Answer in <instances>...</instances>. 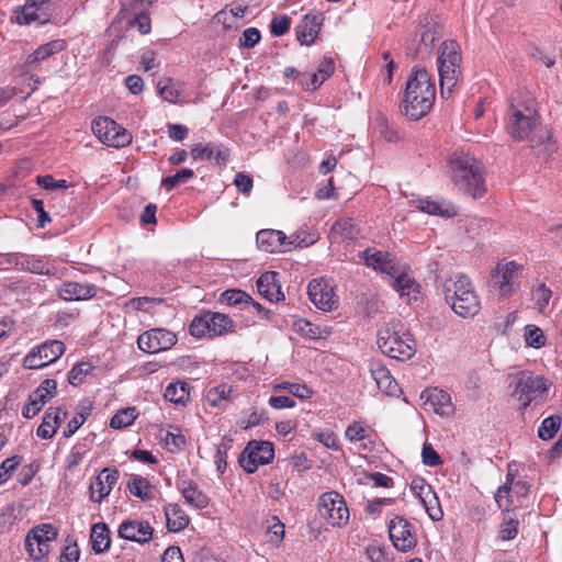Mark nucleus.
Masks as SVG:
<instances>
[{
    "label": "nucleus",
    "instance_id": "1",
    "mask_svg": "<svg viewBox=\"0 0 562 562\" xmlns=\"http://www.w3.org/2000/svg\"><path fill=\"white\" fill-rule=\"evenodd\" d=\"M436 99V86L430 74L423 67H415L407 79L402 110L405 116L417 121L432 108Z\"/></svg>",
    "mask_w": 562,
    "mask_h": 562
},
{
    "label": "nucleus",
    "instance_id": "2",
    "mask_svg": "<svg viewBox=\"0 0 562 562\" xmlns=\"http://www.w3.org/2000/svg\"><path fill=\"white\" fill-rule=\"evenodd\" d=\"M537 101L529 94L513 95L506 113L505 130L516 140H530L539 126Z\"/></svg>",
    "mask_w": 562,
    "mask_h": 562
},
{
    "label": "nucleus",
    "instance_id": "3",
    "mask_svg": "<svg viewBox=\"0 0 562 562\" xmlns=\"http://www.w3.org/2000/svg\"><path fill=\"white\" fill-rule=\"evenodd\" d=\"M449 168L456 188L473 198H481L486 191L484 168L473 156L454 153L450 156Z\"/></svg>",
    "mask_w": 562,
    "mask_h": 562
},
{
    "label": "nucleus",
    "instance_id": "4",
    "mask_svg": "<svg viewBox=\"0 0 562 562\" xmlns=\"http://www.w3.org/2000/svg\"><path fill=\"white\" fill-rule=\"evenodd\" d=\"M442 291L446 302L461 317H473L481 310L474 285L465 274H454L445 280Z\"/></svg>",
    "mask_w": 562,
    "mask_h": 562
},
{
    "label": "nucleus",
    "instance_id": "5",
    "mask_svg": "<svg viewBox=\"0 0 562 562\" xmlns=\"http://www.w3.org/2000/svg\"><path fill=\"white\" fill-rule=\"evenodd\" d=\"M378 347L392 359L406 361L416 352V341L405 324L391 321L378 331Z\"/></svg>",
    "mask_w": 562,
    "mask_h": 562
},
{
    "label": "nucleus",
    "instance_id": "6",
    "mask_svg": "<svg viewBox=\"0 0 562 562\" xmlns=\"http://www.w3.org/2000/svg\"><path fill=\"white\" fill-rule=\"evenodd\" d=\"M462 50L459 43L447 40L439 46L437 66L442 98H449L461 76Z\"/></svg>",
    "mask_w": 562,
    "mask_h": 562
},
{
    "label": "nucleus",
    "instance_id": "7",
    "mask_svg": "<svg viewBox=\"0 0 562 562\" xmlns=\"http://www.w3.org/2000/svg\"><path fill=\"white\" fill-rule=\"evenodd\" d=\"M549 389L548 381L530 371H520L515 375V389L512 396L526 408L531 403L540 402Z\"/></svg>",
    "mask_w": 562,
    "mask_h": 562
},
{
    "label": "nucleus",
    "instance_id": "8",
    "mask_svg": "<svg viewBox=\"0 0 562 562\" xmlns=\"http://www.w3.org/2000/svg\"><path fill=\"white\" fill-rule=\"evenodd\" d=\"M522 266L516 261L501 260L491 271V284L501 296L512 295L519 283L522 273Z\"/></svg>",
    "mask_w": 562,
    "mask_h": 562
},
{
    "label": "nucleus",
    "instance_id": "9",
    "mask_svg": "<svg viewBox=\"0 0 562 562\" xmlns=\"http://www.w3.org/2000/svg\"><path fill=\"white\" fill-rule=\"evenodd\" d=\"M319 513L326 521L341 528L349 521V509L344 497L337 492H326L318 499Z\"/></svg>",
    "mask_w": 562,
    "mask_h": 562
},
{
    "label": "nucleus",
    "instance_id": "10",
    "mask_svg": "<svg viewBox=\"0 0 562 562\" xmlns=\"http://www.w3.org/2000/svg\"><path fill=\"white\" fill-rule=\"evenodd\" d=\"M65 349V344L61 340H46L29 351L23 359V366L30 370L42 369L57 361L64 355Z\"/></svg>",
    "mask_w": 562,
    "mask_h": 562
},
{
    "label": "nucleus",
    "instance_id": "11",
    "mask_svg": "<svg viewBox=\"0 0 562 562\" xmlns=\"http://www.w3.org/2000/svg\"><path fill=\"white\" fill-rule=\"evenodd\" d=\"M58 531L52 524L33 527L26 535L25 549L31 559L38 561L49 551L48 542L57 539Z\"/></svg>",
    "mask_w": 562,
    "mask_h": 562
},
{
    "label": "nucleus",
    "instance_id": "12",
    "mask_svg": "<svg viewBox=\"0 0 562 562\" xmlns=\"http://www.w3.org/2000/svg\"><path fill=\"white\" fill-rule=\"evenodd\" d=\"M93 134L105 145L120 148L132 142L131 134L110 117H99L92 121Z\"/></svg>",
    "mask_w": 562,
    "mask_h": 562
},
{
    "label": "nucleus",
    "instance_id": "13",
    "mask_svg": "<svg viewBox=\"0 0 562 562\" xmlns=\"http://www.w3.org/2000/svg\"><path fill=\"white\" fill-rule=\"evenodd\" d=\"M274 457L273 445L269 441H250L240 456V467L254 473L259 465L268 464Z\"/></svg>",
    "mask_w": 562,
    "mask_h": 562
},
{
    "label": "nucleus",
    "instance_id": "14",
    "mask_svg": "<svg viewBox=\"0 0 562 562\" xmlns=\"http://www.w3.org/2000/svg\"><path fill=\"white\" fill-rule=\"evenodd\" d=\"M53 12L50 0H26L23 5L15 8V21L21 25H29L33 22L46 24L49 22Z\"/></svg>",
    "mask_w": 562,
    "mask_h": 562
},
{
    "label": "nucleus",
    "instance_id": "15",
    "mask_svg": "<svg viewBox=\"0 0 562 562\" xmlns=\"http://www.w3.org/2000/svg\"><path fill=\"white\" fill-rule=\"evenodd\" d=\"M177 335L165 328H153L138 336V348L147 353L168 350L176 345Z\"/></svg>",
    "mask_w": 562,
    "mask_h": 562
},
{
    "label": "nucleus",
    "instance_id": "16",
    "mask_svg": "<svg viewBox=\"0 0 562 562\" xmlns=\"http://www.w3.org/2000/svg\"><path fill=\"white\" fill-rule=\"evenodd\" d=\"M312 303L322 311L330 312L337 308L338 300L334 288L323 278L313 279L307 286Z\"/></svg>",
    "mask_w": 562,
    "mask_h": 562
},
{
    "label": "nucleus",
    "instance_id": "17",
    "mask_svg": "<svg viewBox=\"0 0 562 562\" xmlns=\"http://www.w3.org/2000/svg\"><path fill=\"white\" fill-rule=\"evenodd\" d=\"M57 390V382L53 379L44 380L38 387L30 395L27 404L22 409L25 418H33L42 407L52 400Z\"/></svg>",
    "mask_w": 562,
    "mask_h": 562
},
{
    "label": "nucleus",
    "instance_id": "18",
    "mask_svg": "<svg viewBox=\"0 0 562 562\" xmlns=\"http://www.w3.org/2000/svg\"><path fill=\"white\" fill-rule=\"evenodd\" d=\"M426 411L434 412L441 417H449L454 412L450 395L439 389H427L420 394Z\"/></svg>",
    "mask_w": 562,
    "mask_h": 562
},
{
    "label": "nucleus",
    "instance_id": "19",
    "mask_svg": "<svg viewBox=\"0 0 562 562\" xmlns=\"http://www.w3.org/2000/svg\"><path fill=\"white\" fill-rule=\"evenodd\" d=\"M389 533L394 547L402 552L409 551L416 544L411 525L402 517H395L390 521Z\"/></svg>",
    "mask_w": 562,
    "mask_h": 562
},
{
    "label": "nucleus",
    "instance_id": "20",
    "mask_svg": "<svg viewBox=\"0 0 562 562\" xmlns=\"http://www.w3.org/2000/svg\"><path fill=\"white\" fill-rule=\"evenodd\" d=\"M119 480V471L104 468L90 483V499L100 504L113 490Z\"/></svg>",
    "mask_w": 562,
    "mask_h": 562
},
{
    "label": "nucleus",
    "instance_id": "21",
    "mask_svg": "<svg viewBox=\"0 0 562 562\" xmlns=\"http://www.w3.org/2000/svg\"><path fill=\"white\" fill-rule=\"evenodd\" d=\"M438 25L431 18H425L419 30L416 33L415 41H418L415 49V56L425 59L430 56L432 44L440 36Z\"/></svg>",
    "mask_w": 562,
    "mask_h": 562
},
{
    "label": "nucleus",
    "instance_id": "22",
    "mask_svg": "<svg viewBox=\"0 0 562 562\" xmlns=\"http://www.w3.org/2000/svg\"><path fill=\"white\" fill-rule=\"evenodd\" d=\"M324 18L321 13H308L304 15L295 29L296 38L302 45H312L323 25Z\"/></svg>",
    "mask_w": 562,
    "mask_h": 562
},
{
    "label": "nucleus",
    "instance_id": "23",
    "mask_svg": "<svg viewBox=\"0 0 562 562\" xmlns=\"http://www.w3.org/2000/svg\"><path fill=\"white\" fill-rule=\"evenodd\" d=\"M58 296L64 301L90 300L97 294V286L89 282H64L57 290Z\"/></svg>",
    "mask_w": 562,
    "mask_h": 562
},
{
    "label": "nucleus",
    "instance_id": "24",
    "mask_svg": "<svg viewBox=\"0 0 562 562\" xmlns=\"http://www.w3.org/2000/svg\"><path fill=\"white\" fill-rule=\"evenodd\" d=\"M119 536L125 540L146 543L153 538V528L142 520H125L119 527Z\"/></svg>",
    "mask_w": 562,
    "mask_h": 562
},
{
    "label": "nucleus",
    "instance_id": "25",
    "mask_svg": "<svg viewBox=\"0 0 562 562\" xmlns=\"http://www.w3.org/2000/svg\"><path fill=\"white\" fill-rule=\"evenodd\" d=\"M256 243L266 252L288 251L286 235L282 231L261 229L256 235Z\"/></svg>",
    "mask_w": 562,
    "mask_h": 562
},
{
    "label": "nucleus",
    "instance_id": "26",
    "mask_svg": "<svg viewBox=\"0 0 562 562\" xmlns=\"http://www.w3.org/2000/svg\"><path fill=\"white\" fill-rule=\"evenodd\" d=\"M369 371L376 383L379 390L387 395H394L398 391V385L391 375L389 369L380 360H371Z\"/></svg>",
    "mask_w": 562,
    "mask_h": 562
},
{
    "label": "nucleus",
    "instance_id": "27",
    "mask_svg": "<svg viewBox=\"0 0 562 562\" xmlns=\"http://www.w3.org/2000/svg\"><path fill=\"white\" fill-rule=\"evenodd\" d=\"M5 262L14 265L19 270L36 274L54 276L45 261L41 258L29 257L20 254H9L5 256Z\"/></svg>",
    "mask_w": 562,
    "mask_h": 562
},
{
    "label": "nucleus",
    "instance_id": "28",
    "mask_svg": "<svg viewBox=\"0 0 562 562\" xmlns=\"http://www.w3.org/2000/svg\"><path fill=\"white\" fill-rule=\"evenodd\" d=\"M361 259H363L368 267H371L376 271H381L390 276L395 273L394 258L387 252L376 250L374 248H368L362 252Z\"/></svg>",
    "mask_w": 562,
    "mask_h": 562
},
{
    "label": "nucleus",
    "instance_id": "29",
    "mask_svg": "<svg viewBox=\"0 0 562 562\" xmlns=\"http://www.w3.org/2000/svg\"><path fill=\"white\" fill-rule=\"evenodd\" d=\"M257 288L260 295L270 302H278L284 299L278 280V273L274 271L262 273L257 280Z\"/></svg>",
    "mask_w": 562,
    "mask_h": 562
},
{
    "label": "nucleus",
    "instance_id": "30",
    "mask_svg": "<svg viewBox=\"0 0 562 562\" xmlns=\"http://www.w3.org/2000/svg\"><path fill=\"white\" fill-rule=\"evenodd\" d=\"M345 437L359 452H371L374 448V441L371 439L368 429L360 423L350 424L345 431Z\"/></svg>",
    "mask_w": 562,
    "mask_h": 562
},
{
    "label": "nucleus",
    "instance_id": "31",
    "mask_svg": "<svg viewBox=\"0 0 562 562\" xmlns=\"http://www.w3.org/2000/svg\"><path fill=\"white\" fill-rule=\"evenodd\" d=\"M412 207L425 212L430 215H439L441 217H453L457 215L454 205L448 202H437L429 199H418L412 201Z\"/></svg>",
    "mask_w": 562,
    "mask_h": 562
},
{
    "label": "nucleus",
    "instance_id": "32",
    "mask_svg": "<svg viewBox=\"0 0 562 562\" xmlns=\"http://www.w3.org/2000/svg\"><path fill=\"white\" fill-rule=\"evenodd\" d=\"M228 155L229 153L227 148L213 144H196L191 149V156L193 159L206 158L209 160H214L217 165H225Z\"/></svg>",
    "mask_w": 562,
    "mask_h": 562
},
{
    "label": "nucleus",
    "instance_id": "33",
    "mask_svg": "<svg viewBox=\"0 0 562 562\" xmlns=\"http://www.w3.org/2000/svg\"><path fill=\"white\" fill-rule=\"evenodd\" d=\"M66 43L63 40L50 41L46 44L38 46L33 53L27 55L25 65L27 67H36L40 61H43L54 54L64 50Z\"/></svg>",
    "mask_w": 562,
    "mask_h": 562
},
{
    "label": "nucleus",
    "instance_id": "34",
    "mask_svg": "<svg viewBox=\"0 0 562 562\" xmlns=\"http://www.w3.org/2000/svg\"><path fill=\"white\" fill-rule=\"evenodd\" d=\"M237 396L236 391L228 384L211 387L206 393V401L211 406L225 408Z\"/></svg>",
    "mask_w": 562,
    "mask_h": 562
},
{
    "label": "nucleus",
    "instance_id": "35",
    "mask_svg": "<svg viewBox=\"0 0 562 562\" xmlns=\"http://www.w3.org/2000/svg\"><path fill=\"white\" fill-rule=\"evenodd\" d=\"M393 289L398 292L401 297H405L408 303L417 300L420 285L408 274L401 273L392 282Z\"/></svg>",
    "mask_w": 562,
    "mask_h": 562
},
{
    "label": "nucleus",
    "instance_id": "36",
    "mask_svg": "<svg viewBox=\"0 0 562 562\" xmlns=\"http://www.w3.org/2000/svg\"><path fill=\"white\" fill-rule=\"evenodd\" d=\"M179 490L187 504L203 509L209 505V497L198 488V485L191 481H182Z\"/></svg>",
    "mask_w": 562,
    "mask_h": 562
},
{
    "label": "nucleus",
    "instance_id": "37",
    "mask_svg": "<svg viewBox=\"0 0 562 562\" xmlns=\"http://www.w3.org/2000/svg\"><path fill=\"white\" fill-rule=\"evenodd\" d=\"M204 313L207 323H210L211 337L222 336L234 331L235 324L229 316L211 311H206Z\"/></svg>",
    "mask_w": 562,
    "mask_h": 562
},
{
    "label": "nucleus",
    "instance_id": "38",
    "mask_svg": "<svg viewBox=\"0 0 562 562\" xmlns=\"http://www.w3.org/2000/svg\"><path fill=\"white\" fill-rule=\"evenodd\" d=\"M167 527L170 531L177 532L187 528L190 522L188 515L178 504H169L165 507Z\"/></svg>",
    "mask_w": 562,
    "mask_h": 562
},
{
    "label": "nucleus",
    "instance_id": "39",
    "mask_svg": "<svg viewBox=\"0 0 562 562\" xmlns=\"http://www.w3.org/2000/svg\"><path fill=\"white\" fill-rule=\"evenodd\" d=\"M92 550L95 553H102L110 547V529L103 522H98L92 526L90 535Z\"/></svg>",
    "mask_w": 562,
    "mask_h": 562
},
{
    "label": "nucleus",
    "instance_id": "40",
    "mask_svg": "<svg viewBox=\"0 0 562 562\" xmlns=\"http://www.w3.org/2000/svg\"><path fill=\"white\" fill-rule=\"evenodd\" d=\"M419 498L430 519H432L434 521H438L442 518V509L439 505L437 496L435 495V493H432L430 486H423L422 493L419 494Z\"/></svg>",
    "mask_w": 562,
    "mask_h": 562
},
{
    "label": "nucleus",
    "instance_id": "41",
    "mask_svg": "<svg viewBox=\"0 0 562 562\" xmlns=\"http://www.w3.org/2000/svg\"><path fill=\"white\" fill-rule=\"evenodd\" d=\"M127 488L132 495L142 501H150L154 497L151 485L147 479L134 475L127 483Z\"/></svg>",
    "mask_w": 562,
    "mask_h": 562
},
{
    "label": "nucleus",
    "instance_id": "42",
    "mask_svg": "<svg viewBox=\"0 0 562 562\" xmlns=\"http://www.w3.org/2000/svg\"><path fill=\"white\" fill-rule=\"evenodd\" d=\"M164 397L173 404H184L189 400V386L186 382L170 383L164 393Z\"/></svg>",
    "mask_w": 562,
    "mask_h": 562
},
{
    "label": "nucleus",
    "instance_id": "43",
    "mask_svg": "<svg viewBox=\"0 0 562 562\" xmlns=\"http://www.w3.org/2000/svg\"><path fill=\"white\" fill-rule=\"evenodd\" d=\"M294 329L296 333L310 339L324 338L329 334L326 328L316 326L306 319L296 321L294 323Z\"/></svg>",
    "mask_w": 562,
    "mask_h": 562
},
{
    "label": "nucleus",
    "instance_id": "44",
    "mask_svg": "<svg viewBox=\"0 0 562 562\" xmlns=\"http://www.w3.org/2000/svg\"><path fill=\"white\" fill-rule=\"evenodd\" d=\"M317 240V235L315 233H310L306 231L296 232L290 236H286V248L288 251L300 247H308L313 245Z\"/></svg>",
    "mask_w": 562,
    "mask_h": 562
},
{
    "label": "nucleus",
    "instance_id": "45",
    "mask_svg": "<svg viewBox=\"0 0 562 562\" xmlns=\"http://www.w3.org/2000/svg\"><path fill=\"white\" fill-rule=\"evenodd\" d=\"M93 370V366L90 362H79L72 367L68 374V382L77 386L81 384L87 375Z\"/></svg>",
    "mask_w": 562,
    "mask_h": 562
},
{
    "label": "nucleus",
    "instance_id": "46",
    "mask_svg": "<svg viewBox=\"0 0 562 562\" xmlns=\"http://www.w3.org/2000/svg\"><path fill=\"white\" fill-rule=\"evenodd\" d=\"M189 330L196 338L211 337L210 323H207L204 312L192 319Z\"/></svg>",
    "mask_w": 562,
    "mask_h": 562
},
{
    "label": "nucleus",
    "instance_id": "47",
    "mask_svg": "<svg viewBox=\"0 0 562 562\" xmlns=\"http://www.w3.org/2000/svg\"><path fill=\"white\" fill-rule=\"evenodd\" d=\"M194 177V171L189 168H183L171 177H166L161 180V186L168 191L172 190L179 184L186 183Z\"/></svg>",
    "mask_w": 562,
    "mask_h": 562
},
{
    "label": "nucleus",
    "instance_id": "48",
    "mask_svg": "<svg viewBox=\"0 0 562 562\" xmlns=\"http://www.w3.org/2000/svg\"><path fill=\"white\" fill-rule=\"evenodd\" d=\"M136 418L135 408L128 407L119 411L110 422V426L114 429H121L133 424Z\"/></svg>",
    "mask_w": 562,
    "mask_h": 562
},
{
    "label": "nucleus",
    "instance_id": "49",
    "mask_svg": "<svg viewBox=\"0 0 562 562\" xmlns=\"http://www.w3.org/2000/svg\"><path fill=\"white\" fill-rule=\"evenodd\" d=\"M561 425L560 416H550L546 418L538 429V436L543 440L552 439Z\"/></svg>",
    "mask_w": 562,
    "mask_h": 562
},
{
    "label": "nucleus",
    "instance_id": "50",
    "mask_svg": "<svg viewBox=\"0 0 562 562\" xmlns=\"http://www.w3.org/2000/svg\"><path fill=\"white\" fill-rule=\"evenodd\" d=\"M251 301V297L241 290H227L223 292L220 296V302L225 303L227 305H239L243 303H248Z\"/></svg>",
    "mask_w": 562,
    "mask_h": 562
},
{
    "label": "nucleus",
    "instance_id": "51",
    "mask_svg": "<svg viewBox=\"0 0 562 562\" xmlns=\"http://www.w3.org/2000/svg\"><path fill=\"white\" fill-rule=\"evenodd\" d=\"M526 344L533 348H540L546 345L543 331L536 325H527L525 327Z\"/></svg>",
    "mask_w": 562,
    "mask_h": 562
},
{
    "label": "nucleus",
    "instance_id": "52",
    "mask_svg": "<svg viewBox=\"0 0 562 562\" xmlns=\"http://www.w3.org/2000/svg\"><path fill=\"white\" fill-rule=\"evenodd\" d=\"M20 456H12L0 464V486L8 482L16 468L21 464Z\"/></svg>",
    "mask_w": 562,
    "mask_h": 562
},
{
    "label": "nucleus",
    "instance_id": "53",
    "mask_svg": "<svg viewBox=\"0 0 562 562\" xmlns=\"http://www.w3.org/2000/svg\"><path fill=\"white\" fill-rule=\"evenodd\" d=\"M159 94L168 102L175 103L179 98V90L171 78L158 82Z\"/></svg>",
    "mask_w": 562,
    "mask_h": 562
},
{
    "label": "nucleus",
    "instance_id": "54",
    "mask_svg": "<svg viewBox=\"0 0 562 562\" xmlns=\"http://www.w3.org/2000/svg\"><path fill=\"white\" fill-rule=\"evenodd\" d=\"M273 389L277 391L285 390L300 398H308L312 395V391L306 385L299 383L283 382L276 384Z\"/></svg>",
    "mask_w": 562,
    "mask_h": 562
},
{
    "label": "nucleus",
    "instance_id": "55",
    "mask_svg": "<svg viewBox=\"0 0 562 562\" xmlns=\"http://www.w3.org/2000/svg\"><path fill=\"white\" fill-rule=\"evenodd\" d=\"M552 296V292L550 289L546 286V284H539L533 291H532V300L535 301L536 306L539 311H543L544 307L548 306L549 301Z\"/></svg>",
    "mask_w": 562,
    "mask_h": 562
},
{
    "label": "nucleus",
    "instance_id": "56",
    "mask_svg": "<svg viewBox=\"0 0 562 562\" xmlns=\"http://www.w3.org/2000/svg\"><path fill=\"white\" fill-rule=\"evenodd\" d=\"M272 521L268 528V539L270 543L279 546L284 538V525L276 516L272 517Z\"/></svg>",
    "mask_w": 562,
    "mask_h": 562
},
{
    "label": "nucleus",
    "instance_id": "57",
    "mask_svg": "<svg viewBox=\"0 0 562 562\" xmlns=\"http://www.w3.org/2000/svg\"><path fill=\"white\" fill-rule=\"evenodd\" d=\"M512 486L508 485V481L502 485L496 494H495V502L497 503L498 507L503 510L509 512L510 506L513 504L512 497Z\"/></svg>",
    "mask_w": 562,
    "mask_h": 562
},
{
    "label": "nucleus",
    "instance_id": "58",
    "mask_svg": "<svg viewBox=\"0 0 562 562\" xmlns=\"http://www.w3.org/2000/svg\"><path fill=\"white\" fill-rule=\"evenodd\" d=\"M291 25V19L286 15H277L272 19L270 31L274 36L284 35Z\"/></svg>",
    "mask_w": 562,
    "mask_h": 562
},
{
    "label": "nucleus",
    "instance_id": "59",
    "mask_svg": "<svg viewBox=\"0 0 562 562\" xmlns=\"http://www.w3.org/2000/svg\"><path fill=\"white\" fill-rule=\"evenodd\" d=\"M56 430V425H54L50 414H48L46 411L43 422L38 426L36 434L42 439H50L55 435Z\"/></svg>",
    "mask_w": 562,
    "mask_h": 562
},
{
    "label": "nucleus",
    "instance_id": "60",
    "mask_svg": "<svg viewBox=\"0 0 562 562\" xmlns=\"http://www.w3.org/2000/svg\"><path fill=\"white\" fill-rule=\"evenodd\" d=\"M36 183L46 190H59V189H67L68 183L66 180H55L52 176H38L36 178Z\"/></svg>",
    "mask_w": 562,
    "mask_h": 562
},
{
    "label": "nucleus",
    "instance_id": "61",
    "mask_svg": "<svg viewBox=\"0 0 562 562\" xmlns=\"http://www.w3.org/2000/svg\"><path fill=\"white\" fill-rule=\"evenodd\" d=\"M166 445L171 451L180 450L186 445L184 436L180 434L179 429L168 430L165 437Z\"/></svg>",
    "mask_w": 562,
    "mask_h": 562
},
{
    "label": "nucleus",
    "instance_id": "62",
    "mask_svg": "<svg viewBox=\"0 0 562 562\" xmlns=\"http://www.w3.org/2000/svg\"><path fill=\"white\" fill-rule=\"evenodd\" d=\"M518 533V520L514 518H509L508 520L504 521L501 525L499 528V538L502 540H512L514 539Z\"/></svg>",
    "mask_w": 562,
    "mask_h": 562
},
{
    "label": "nucleus",
    "instance_id": "63",
    "mask_svg": "<svg viewBox=\"0 0 562 562\" xmlns=\"http://www.w3.org/2000/svg\"><path fill=\"white\" fill-rule=\"evenodd\" d=\"M260 32L256 27H248L243 32L240 37V46L254 47L260 41Z\"/></svg>",
    "mask_w": 562,
    "mask_h": 562
},
{
    "label": "nucleus",
    "instance_id": "64",
    "mask_svg": "<svg viewBox=\"0 0 562 562\" xmlns=\"http://www.w3.org/2000/svg\"><path fill=\"white\" fill-rule=\"evenodd\" d=\"M423 462L429 467H436L441 463V459L436 450L429 443H425L422 450Z\"/></svg>",
    "mask_w": 562,
    "mask_h": 562
}]
</instances>
